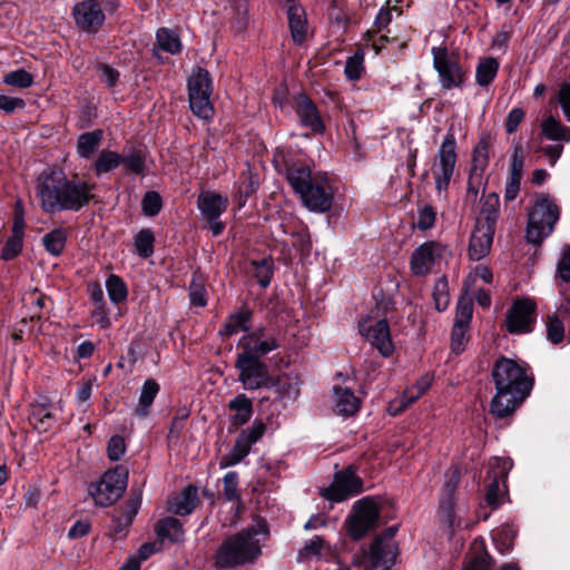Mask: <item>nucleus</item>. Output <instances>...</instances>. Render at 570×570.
<instances>
[{
    "label": "nucleus",
    "instance_id": "nucleus-32",
    "mask_svg": "<svg viewBox=\"0 0 570 570\" xmlns=\"http://www.w3.org/2000/svg\"><path fill=\"white\" fill-rule=\"evenodd\" d=\"M198 503V495L196 488L188 487L175 499L173 503V511L179 515L189 514Z\"/></svg>",
    "mask_w": 570,
    "mask_h": 570
},
{
    "label": "nucleus",
    "instance_id": "nucleus-38",
    "mask_svg": "<svg viewBox=\"0 0 570 570\" xmlns=\"http://www.w3.org/2000/svg\"><path fill=\"white\" fill-rule=\"evenodd\" d=\"M327 554H331V547L321 537L316 535L305 543L299 552V558L309 559Z\"/></svg>",
    "mask_w": 570,
    "mask_h": 570
},
{
    "label": "nucleus",
    "instance_id": "nucleus-27",
    "mask_svg": "<svg viewBox=\"0 0 570 570\" xmlns=\"http://www.w3.org/2000/svg\"><path fill=\"white\" fill-rule=\"evenodd\" d=\"M228 409L233 412L230 422L235 426L247 423L253 415L252 401L243 393L228 403Z\"/></svg>",
    "mask_w": 570,
    "mask_h": 570
},
{
    "label": "nucleus",
    "instance_id": "nucleus-19",
    "mask_svg": "<svg viewBox=\"0 0 570 570\" xmlns=\"http://www.w3.org/2000/svg\"><path fill=\"white\" fill-rule=\"evenodd\" d=\"M444 246L438 242H425L414 249L410 267L414 275L423 276L431 273L443 257Z\"/></svg>",
    "mask_w": 570,
    "mask_h": 570
},
{
    "label": "nucleus",
    "instance_id": "nucleus-31",
    "mask_svg": "<svg viewBox=\"0 0 570 570\" xmlns=\"http://www.w3.org/2000/svg\"><path fill=\"white\" fill-rule=\"evenodd\" d=\"M499 62L493 57L480 59L475 70V81L481 87H487L495 78Z\"/></svg>",
    "mask_w": 570,
    "mask_h": 570
},
{
    "label": "nucleus",
    "instance_id": "nucleus-24",
    "mask_svg": "<svg viewBox=\"0 0 570 570\" xmlns=\"http://www.w3.org/2000/svg\"><path fill=\"white\" fill-rule=\"evenodd\" d=\"M297 114L302 125L309 128L313 132H322L324 130V124L316 107L311 100L306 98L299 99Z\"/></svg>",
    "mask_w": 570,
    "mask_h": 570
},
{
    "label": "nucleus",
    "instance_id": "nucleus-54",
    "mask_svg": "<svg viewBox=\"0 0 570 570\" xmlns=\"http://www.w3.org/2000/svg\"><path fill=\"white\" fill-rule=\"evenodd\" d=\"M523 164H524L523 150H522V147L520 145H518L513 149L509 178H514V179L521 180Z\"/></svg>",
    "mask_w": 570,
    "mask_h": 570
},
{
    "label": "nucleus",
    "instance_id": "nucleus-64",
    "mask_svg": "<svg viewBox=\"0 0 570 570\" xmlns=\"http://www.w3.org/2000/svg\"><path fill=\"white\" fill-rule=\"evenodd\" d=\"M559 102L567 119L570 121V83H564L561 87L559 92Z\"/></svg>",
    "mask_w": 570,
    "mask_h": 570
},
{
    "label": "nucleus",
    "instance_id": "nucleus-23",
    "mask_svg": "<svg viewBox=\"0 0 570 570\" xmlns=\"http://www.w3.org/2000/svg\"><path fill=\"white\" fill-rule=\"evenodd\" d=\"M288 2L287 18L292 38L294 42L302 43L307 36V19L305 10L302 6L295 3L294 0Z\"/></svg>",
    "mask_w": 570,
    "mask_h": 570
},
{
    "label": "nucleus",
    "instance_id": "nucleus-57",
    "mask_svg": "<svg viewBox=\"0 0 570 570\" xmlns=\"http://www.w3.org/2000/svg\"><path fill=\"white\" fill-rule=\"evenodd\" d=\"M435 212L431 206H424L419 210L416 226L421 230L431 228L435 223Z\"/></svg>",
    "mask_w": 570,
    "mask_h": 570
},
{
    "label": "nucleus",
    "instance_id": "nucleus-8",
    "mask_svg": "<svg viewBox=\"0 0 570 570\" xmlns=\"http://www.w3.org/2000/svg\"><path fill=\"white\" fill-rule=\"evenodd\" d=\"M456 164V141L449 132L444 137L432 165V175L439 194L445 191L454 174Z\"/></svg>",
    "mask_w": 570,
    "mask_h": 570
},
{
    "label": "nucleus",
    "instance_id": "nucleus-5",
    "mask_svg": "<svg viewBox=\"0 0 570 570\" xmlns=\"http://www.w3.org/2000/svg\"><path fill=\"white\" fill-rule=\"evenodd\" d=\"M559 215V208L552 198L538 197L528 214L525 235L528 242L540 244L552 233Z\"/></svg>",
    "mask_w": 570,
    "mask_h": 570
},
{
    "label": "nucleus",
    "instance_id": "nucleus-36",
    "mask_svg": "<svg viewBox=\"0 0 570 570\" xmlns=\"http://www.w3.org/2000/svg\"><path fill=\"white\" fill-rule=\"evenodd\" d=\"M67 233L62 228H56L42 237V244L48 253L58 256L66 246Z\"/></svg>",
    "mask_w": 570,
    "mask_h": 570
},
{
    "label": "nucleus",
    "instance_id": "nucleus-59",
    "mask_svg": "<svg viewBox=\"0 0 570 570\" xmlns=\"http://www.w3.org/2000/svg\"><path fill=\"white\" fill-rule=\"evenodd\" d=\"M265 431L266 425L263 422L255 421L250 428L243 430L239 435H245L244 439L253 445L264 435Z\"/></svg>",
    "mask_w": 570,
    "mask_h": 570
},
{
    "label": "nucleus",
    "instance_id": "nucleus-61",
    "mask_svg": "<svg viewBox=\"0 0 570 570\" xmlns=\"http://www.w3.org/2000/svg\"><path fill=\"white\" fill-rule=\"evenodd\" d=\"M22 239L18 237H11L2 249V258L10 261L14 258L21 250Z\"/></svg>",
    "mask_w": 570,
    "mask_h": 570
},
{
    "label": "nucleus",
    "instance_id": "nucleus-4",
    "mask_svg": "<svg viewBox=\"0 0 570 570\" xmlns=\"http://www.w3.org/2000/svg\"><path fill=\"white\" fill-rule=\"evenodd\" d=\"M267 535L266 523L256 522L225 540L216 553L220 568L235 567L254 561L261 554V541Z\"/></svg>",
    "mask_w": 570,
    "mask_h": 570
},
{
    "label": "nucleus",
    "instance_id": "nucleus-11",
    "mask_svg": "<svg viewBox=\"0 0 570 570\" xmlns=\"http://www.w3.org/2000/svg\"><path fill=\"white\" fill-rule=\"evenodd\" d=\"M197 205L212 234L214 236L222 234L225 225L219 217L227 209L228 198L216 191L205 190L199 194Z\"/></svg>",
    "mask_w": 570,
    "mask_h": 570
},
{
    "label": "nucleus",
    "instance_id": "nucleus-58",
    "mask_svg": "<svg viewBox=\"0 0 570 570\" xmlns=\"http://www.w3.org/2000/svg\"><path fill=\"white\" fill-rule=\"evenodd\" d=\"M121 164L135 174H141L145 169V161L139 153H130L129 155L122 156Z\"/></svg>",
    "mask_w": 570,
    "mask_h": 570
},
{
    "label": "nucleus",
    "instance_id": "nucleus-42",
    "mask_svg": "<svg viewBox=\"0 0 570 570\" xmlns=\"http://www.w3.org/2000/svg\"><path fill=\"white\" fill-rule=\"evenodd\" d=\"M190 303L194 306L204 307L207 304L205 283L199 275H194L189 285Z\"/></svg>",
    "mask_w": 570,
    "mask_h": 570
},
{
    "label": "nucleus",
    "instance_id": "nucleus-12",
    "mask_svg": "<svg viewBox=\"0 0 570 570\" xmlns=\"http://www.w3.org/2000/svg\"><path fill=\"white\" fill-rule=\"evenodd\" d=\"M358 331L384 357L392 355L394 344L386 320L365 317L358 323Z\"/></svg>",
    "mask_w": 570,
    "mask_h": 570
},
{
    "label": "nucleus",
    "instance_id": "nucleus-22",
    "mask_svg": "<svg viewBox=\"0 0 570 570\" xmlns=\"http://www.w3.org/2000/svg\"><path fill=\"white\" fill-rule=\"evenodd\" d=\"M494 229L475 224L469 244V256L471 259L480 261L490 253Z\"/></svg>",
    "mask_w": 570,
    "mask_h": 570
},
{
    "label": "nucleus",
    "instance_id": "nucleus-25",
    "mask_svg": "<svg viewBox=\"0 0 570 570\" xmlns=\"http://www.w3.org/2000/svg\"><path fill=\"white\" fill-rule=\"evenodd\" d=\"M336 413L350 416L360 410L361 400L347 387H334Z\"/></svg>",
    "mask_w": 570,
    "mask_h": 570
},
{
    "label": "nucleus",
    "instance_id": "nucleus-51",
    "mask_svg": "<svg viewBox=\"0 0 570 570\" xmlns=\"http://www.w3.org/2000/svg\"><path fill=\"white\" fill-rule=\"evenodd\" d=\"M142 212L147 216H155L161 209V198L156 191H148L142 198Z\"/></svg>",
    "mask_w": 570,
    "mask_h": 570
},
{
    "label": "nucleus",
    "instance_id": "nucleus-21",
    "mask_svg": "<svg viewBox=\"0 0 570 570\" xmlns=\"http://www.w3.org/2000/svg\"><path fill=\"white\" fill-rule=\"evenodd\" d=\"M458 474L453 472L452 476L445 483L441 500H440V519L442 523L448 525L450 529L461 527L460 522L455 521L454 515V491L458 484Z\"/></svg>",
    "mask_w": 570,
    "mask_h": 570
},
{
    "label": "nucleus",
    "instance_id": "nucleus-63",
    "mask_svg": "<svg viewBox=\"0 0 570 570\" xmlns=\"http://www.w3.org/2000/svg\"><path fill=\"white\" fill-rule=\"evenodd\" d=\"M491 562L489 556H480L471 560L463 570H491Z\"/></svg>",
    "mask_w": 570,
    "mask_h": 570
},
{
    "label": "nucleus",
    "instance_id": "nucleus-60",
    "mask_svg": "<svg viewBox=\"0 0 570 570\" xmlns=\"http://www.w3.org/2000/svg\"><path fill=\"white\" fill-rule=\"evenodd\" d=\"M238 475L236 472H228L224 476V494L232 501L237 499Z\"/></svg>",
    "mask_w": 570,
    "mask_h": 570
},
{
    "label": "nucleus",
    "instance_id": "nucleus-41",
    "mask_svg": "<svg viewBox=\"0 0 570 570\" xmlns=\"http://www.w3.org/2000/svg\"><path fill=\"white\" fill-rule=\"evenodd\" d=\"M154 234L150 229H141L135 237V247L139 256L147 258L154 253Z\"/></svg>",
    "mask_w": 570,
    "mask_h": 570
},
{
    "label": "nucleus",
    "instance_id": "nucleus-9",
    "mask_svg": "<svg viewBox=\"0 0 570 570\" xmlns=\"http://www.w3.org/2000/svg\"><path fill=\"white\" fill-rule=\"evenodd\" d=\"M238 380L246 390H257L269 382L268 368L256 355L239 353L235 363Z\"/></svg>",
    "mask_w": 570,
    "mask_h": 570
},
{
    "label": "nucleus",
    "instance_id": "nucleus-48",
    "mask_svg": "<svg viewBox=\"0 0 570 570\" xmlns=\"http://www.w3.org/2000/svg\"><path fill=\"white\" fill-rule=\"evenodd\" d=\"M3 81L7 85L19 87V88H28L32 85L33 78L32 76L23 69H18L9 72L4 76Z\"/></svg>",
    "mask_w": 570,
    "mask_h": 570
},
{
    "label": "nucleus",
    "instance_id": "nucleus-37",
    "mask_svg": "<svg viewBox=\"0 0 570 570\" xmlns=\"http://www.w3.org/2000/svg\"><path fill=\"white\" fill-rule=\"evenodd\" d=\"M542 131L551 140L569 141L570 127L563 126L561 122L552 117L546 119L542 124Z\"/></svg>",
    "mask_w": 570,
    "mask_h": 570
},
{
    "label": "nucleus",
    "instance_id": "nucleus-33",
    "mask_svg": "<svg viewBox=\"0 0 570 570\" xmlns=\"http://www.w3.org/2000/svg\"><path fill=\"white\" fill-rule=\"evenodd\" d=\"M159 392V385L154 380H147L139 395L138 405L136 412L139 416H146L149 413V409Z\"/></svg>",
    "mask_w": 570,
    "mask_h": 570
},
{
    "label": "nucleus",
    "instance_id": "nucleus-47",
    "mask_svg": "<svg viewBox=\"0 0 570 570\" xmlns=\"http://www.w3.org/2000/svg\"><path fill=\"white\" fill-rule=\"evenodd\" d=\"M469 325L454 324L451 333V350L459 354L464 351L468 337L466 330Z\"/></svg>",
    "mask_w": 570,
    "mask_h": 570
},
{
    "label": "nucleus",
    "instance_id": "nucleus-1",
    "mask_svg": "<svg viewBox=\"0 0 570 570\" xmlns=\"http://www.w3.org/2000/svg\"><path fill=\"white\" fill-rule=\"evenodd\" d=\"M35 189L40 207L47 214L78 212L94 197L92 185L80 179H69L57 170L41 173Z\"/></svg>",
    "mask_w": 570,
    "mask_h": 570
},
{
    "label": "nucleus",
    "instance_id": "nucleus-34",
    "mask_svg": "<svg viewBox=\"0 0 570 570\" xmlns=\"http://www.w3.org/2000/svg\"><path fill=\"white\" fill-rule=\"evenodd\" d=\"M122 161V156L112 150H101L94 163V170L97 176L116 169Z\"/></svg>",
    "mask_w": 570,
    "mask_h": 570
},
{
    "label": "nucleus",
    "instance_id": "nucleus-44",
    "mask_svg": "<svg viewBox=\"0 0 570 570\" xmlns=\"http://www.w3.org/2000/svg\"><path fill=\"white\" fill-rule=\"evenodd\" d=\"M108 295L114 303L122 302L127 297L125 283L120 277L110 275L106 282Z\"/></svg>",
    "mask_w": 570,
    "mask_h": 570
},
{
    "label": "nucleus",
    "instance_id": "nucleus-29",
    "mask_svg": "<svg viewBox=\"0 0 570 570\" xmlns=\"http://www.w3.org/2000/svg\"><path fill=\"white\" fill-rule=\"evenodd\" d=\"M244 438L245 435H238L230 452L220 458V469L233 466L249 454L252 445Z\"/></svg>",
    "mask_w": 570,
    "mask_h": 570
},
{
    "label": "nucleus",
    "instance_id": "nucleus-35",
    "mask_svg": "<svg viewBox=\"0 0 570 570\" xmlns=\"http://www.w3.org/2000/svg\"><path fill=\"white\" fill-rule=\"evenodd\" d=\"M250 316H252V314L248 309H242V311H238V312L232 314L228 317V320L224 326V330L220 333L230 336V335L237 334L239 332L248 331V328H249L248 323H249Z\"/></svg>",
    "mask_w": 570,
    "mask_h": 570
},
{
    "label": "nucleus",
    "instance_id": "nucleus-55",
    "mask_svg": "<svg viewBox=\"0 0 570 570\" xmlns=\"http://www.w3.org/2000/svg\"><path fill=\"white\" fill-rule=\"evenodd\" d=\"M557 276L563 282H570V246H564L557 266Z\"/></svg>",
    "mask_w": 570,
    "mask_h": 570
},
{
    "label": "nucleus",
    "instance_id": "nucleus-30",
    "mask_svg": "<svg viewBox=\"0 0 570 570\" xmlns=\"http://www.w3.org/2000/svg\"><path fill=\"white\" fill-rule=\"evenodd\" d=\"M104 132L100 129L83 132L78 138L77 153L81 158H90L98 148Z\"/></svg>",
    "mask_w": 570,
    "mask_h": 570
},
{
    "label": "nucleus",
    "instance_id": "nucleus-45",
    "mask_svg": "<svg viewBox=\"0 0 570 570\" xmlns=\"http://www.w3.org/2000/svg\"><path fill=\"white\" fill-rule=\"evenodd\" d=\"M472 301L468 296H461L456 305L454 324L469 325L472 317Z\"/></svg>",
    "mask_w": 570,
    "mask_h": 570
},
{
    "label": "nucleus",
    "instance_id": "nucleus-26",
    "mask_svg": "<svg viewBox=\"0 0 570 570\" xmlns=\"http://www.w3.org/2000/svg\"><path fill=\"white\" fill-rule=\"evenodd\" d=\"M155 531L160 543L165 540L170 542H180L184 540L181 523L173 517L159 520L155 525Z\"/></svg>",
    "mask_w": 570,
    "mask_h": 570
},
{
    "label": "nucleus",
    "instance_id": "nucleus-49",
    "mask_svg": "<svg viewBox=\"0 0 570 570\" xmlns=\"http://www.w3.org/2000/svg\"><path fill=\"white\" fill-rule=\"evenodd\" d=\"M563 336L564 327L562 322L556 315L549 316L547 322L548 340L553 344H558L563 340Z\"/></svg>",
    "mask_w": 570,
    "mask_h": 570
},
{
    "label": "nucleus",
    "instance_id": "nucleus-46",
    "mask_svg": "<svg viewBox=\"0 0 570 570\" xmlns=\"http://www.w3.org/2000/svg\"><path fill=\"white\" fill-rule=\"evenodd\" d=\"M433 299L438 311H444L449 305V286L444 278H440L433 291Z\"/></svg>",
    "mask_w": 570,
    "mask_h": 570
},
{
    "label": "nucleus",
    "instance_id": "nucleus-17",
    "mask_svg": "<svg viewBox=\"0 0 570 570\" xmlns=\"http://www.w3.org/2000/svg\"><path fill=\"white\" fill-rule=\"evenodd\" d=\"M396 530L391 527L377 535L370 548L371 566L368 570L379 567H391L397 556V544L394 540Z\"/></svg>",
    "mask_w": 570,
    "mask_h": 570
},
{
    "label": "nucleus",
    "instance_id": "nucleus-43",
    "mask_svg": "<svg viewBox=\"0 0 570 570\" xmlns=\"http://www.w3.org/2000/svg\"><path fill=\"white\" fill-rule=\"evenodd\" d=\"M254 276L257 278L262 287H267L271 284L273 275V261L269 258H263L258 262L254 261Z\"/></svg>",
    "mask_w": 570,
    "mask_h": 570
},
{
    "label": "nucleus",
    "instance_id": "nucleus-56",
    "mask_svg": "<svg viewBox=\"0 0 570 570\" xmlns=\"http://www.w3.org/2000/svg\"><path fill=\"white\" fill-rule=\"evenodd\" d=\"M514 533L510 528L502 529L494 537V542L501 553L508 552L512 547Z\"/></svg>",
    "mask_w": 570,
    "mask_h": 570
},
{
    "label": "nucleus",
    "instance_id": "nucleus-3",
    "mask_svg": "<svg viewBox=\"0 0 570 570\" xmlns=\"http://www.w3.org/2000/svg\"><path fill=\"white\" fill-rule=\"evenodd\" d=\"M286 177L308 210L326 213L332 208L334 193L326 174L312 173L306 166L294 165L287 169Z\"/></svg>",
    "mask_w": 570,
    "mask_h": 570
},
{
    "label": "nucleus",
    "instance_id": "nucleus-15",
    "mask_svg": "<svg viewBox=\"0 0 570 570\" xmlns=\"http://www.w3.org/2000/svg\"><path fill=\"white\" fill-rule=\"evenodd\" d=\"M353 510L354 514L348 520V532L357 540L376 524L379 508L372 499L364 498L355 502Z\"/></svg>",
    "mask_w": 570,
    "mask_h": 570
},
{
    "label": "nucleus",
    "instance_id": "nucleus-39",
    "mask_svg": "<svg viewBox=\"0 0 570 570\" xmlns=\"http://www.w3.org/2000/svg\"><path fill=\"white\" fill-rule=\"evenodd\" d=\"M156 37L157 43L163 50L173 55L181 50L180 40L174 31L163 28L157 31Z\"/></svg>",
    "mask_w": 570,
    "mask_h": 570
},
{
    "label": "nucleus",
    "instance_id": "nucleus-6",
    "mask_svg": "<svg viewBox=\"0 0 570 570\" xmlns=\"http://www.w3.org/2000/svg\"><path fill=\"white\" fill-rule=\"evenodd\" d=\"M128 482V470L118 465L107 471L102 476L88 487V493L95 503L100 507H109L125 492Z\"/></svg>",
    "mask_w": 570,
    "mask_h": 570
},
{
    "label": "nucleus",
    "instance_id": "nucleus-16",
    "mask_svg": "<svg viewBox=\"0 0 570 570\" xmlns=\"http://www.w3.org/2000/svg\"><path fill=\"white\" fill-rule=\"evenodd\" d=\"M535 303L531 298L517 299L507 314V328L513 334H525L535 323Z\"/></svg>",
    "mask_w": 570,
    "mask_h": 570
},
{
    "label": "nucleus",
    "instance_id": "nucleus-40",
    "mask_svg": "<svg viewBox=\"0 0 570 570\" xmlns=\"http://www.w3.org/2000/svg\"><path fill=\"white\" fill-rule=\"evenodd\" d=\"M364 71V52L358 49L347 58L345 63V76L350 80H358Z\"/></svg>",
    "mask_w": 570,
    "mask_h": 570
},
{
    "label": "nucleus",
    "instance_id": "nucleus-52",
    "mask_svg": "<svg viewBox=\"0 0 570 570\" xmlns=\"http://www.w3.org/2000/svg\"><path fill=\"white\" fill-rule=\"evenodd\" d=\"M126 451V444L124 438L114 435L110 438L107 444V454L111 461H118L122 458Z\"/></svg>",
    "mask_w": 570,
    "mask_h": 570
},
{
    "label": "nucleus",
    "instance_id": "nucleus-20",
    "mask_svg": "<svg viewBox=\"0 0 570 570\" xmlns=\"http://www.w3.org/2000/svg\"><path fill=\"white\" fill-rule=\"evenodd\" d=\"M239 346L243 348L242 353L249 355H266L269 352L278 348L279 344L273 336H265L263 331H256L245 335L239 341Z\"/></svg>",
    "mask_w": 570,
    "mask_h": 570
},
{
    "label": "nucleus",
    "instance_id": "nucleus-13",
    "mask_svg": "<svg viewBox=\"0 0 570 570\" xmlns=\"http://www.w3.org/2000/svg\"><path fill=\"white\" fill-rule=\"evenodd\" d=\"M510 468V461L503 458H494L489 463L485 502L492 509L499 508L503 501L507 490L505 478Z\"/></svg>",
    "mask_w": 570,
    "mask_h": 570
},
{
    "label": "nucleus",
    "instance_id": "nucleus-14",
    "mask_svg": "<svg viewBox=\"0 0 570 570\" xmlns=\"http://www.w3.org/2000/svg\"><path fill=\"white\" fill-rule=\"evenodd\" d=\"M362 490V480L350 466L337 472L333 482L328 487L321 489V495L332 502H341L361 493Z\"/></svg>",
    "mask_w": 570,
    "mask_h": 570
},
{
    "label": "nucleus",
    "instance_id": "nucleus-53",
    "mask_svg": "<svg viewBox=\"0 0 570 570\" xmlns=\"http://www.w3.org/2000/svg\"><path fill=\"white\" fill-rule=\"evenodd\" d=\"M489 163V144L485 140H481L473 153V166L474 169L483 170Z\"/></svg>",
    "mask_w": 570,
    "mask_h": 570
},
{
    "label": "nucleus",
    "instance_id": "nucleus-50",
    "mask_svg": "<svg viewBox=\"0 0 570 570\" xmlns=\"http://www.w3.org/2000/svg\"><path fill=\"white\" fill-rule=\"evenodd\" d=\"M432 379L429 375L422 376L413 386L404 391V397L410 402L419 400L431 386Z\"/></svg>",
    "mask_w": 570,
    "mask_h": 570
},
{
    "label": "nucleus",
    "instance_id": "nucleus-2",
    "mask_svg": "<svg viewBox=\"0 0 570 570\" xmlns=\"http://www.w3.org/2000/svg\"><path fill=\"white\" fill-rule=\"evenodd\" d=\"M495 395L491 401V413L500 419L511 415L528 396L533 379L528 365L508 357L499 358L492 370Z\"/></svg>",
    "mask_w": 570,
    "mask_h": 570
},
{
    "label": "nucleus",
    "instance_id": "nucleus-18",
    "mask_svg": "<svg viewBox=\"0 0 570 570\" xmlns=\"http://www.w3.org/2000/svg\"><path fill=\"white\" fill-rule=\"evenodd\" d=\"M105 0H82L72 8L75 23L81 30L94 33L99 30L105 21L102 3Z\"/></svg>",
    "mask_w": 570,
    "mask_h": 570
},
{
    "label": "nucleus",
    "instance_id": "nucleus-7",
    "mask_svg": "<svg viewBox=\"0 0 570 570\" xmlns=\"http://www.w3.org/2000/svg\"><path fill=\"white\" fill-rule=\"evenodd\" d=\"M213 83L207 70L198 67L188 79V98L191 111L202 119L214 115L210 102Z\"/></svg>",
    "mask_w": 570,
    "mask_h": 570
},
{
    "label": "nucleus",
    "instance_id": "nucleus-62",
    "mask_svg": "<svg viewBox=\"0 0 570 570\" xmlns=\"http://www.w3.org/2000/svg\"><path fill=\"white\" fill-rule=\"evenodd\" d=\"M523 117L524 112L521 108L511 109L505 120L507 132L513 134L518 129V126L521 124Z\"/></svg>",
    "mask_w": 570,
    "mask_h": 570
},
{
    "label": "nucleus",
    "instance_id": "nucleus-10",
    "mask_svg": "<svg viewBox=\"0 0 570 570\" xmlns=\"http://www.w3.org/2000/svg\"><path fill=\"white\" fill-rule=\"evenodd\" d=\"M433 65L439 73L442 88H460L465 78V72L458 63L456 59L448 53L442 47H433Z\"/></svg>",
    "mask_w": 570,
    "mask_h": 570
},
{
    "label": "nucleus",
    "instance_id": "nucleus-28",
    "mask_svg": "<svg viewBox=\"0 0 570 570\" xmlns=\"http://www.w3.org/2000/svg\"><path fill=\"white\" fill-rule=\"evenodd\" d=\"M499 213V197L495 194H489L484 197L480 216L476 219V225L490 227L495 230Z\"/></svg>",
    "mask_w": 570,
    "mask_h": 570
}]
</instances>
